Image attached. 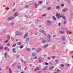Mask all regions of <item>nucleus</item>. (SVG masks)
I'll return each mask as SVG.
<instances>
[{
  "mask_svg": "<svg viewBox=\"0 0 73 73\" xmlns=\"http://www.w3.org/2000/svg\"><path fill=\"white\" fill-rule=\"evenodd\" d=\"M56 16L58 18H60V17H62L64 20H66V17H65L64 16H63L62 15H60V14H59L58 13H56Z\"/></svg>",
  "mask_w": 73,
  "mask_h": 73,
  "instance_id": "1",
  "label": "nucleus"
},
{
  "mask_svg": "<svg viewBox=\"0 0 73 73\" xmlns=\"http://www.w3.org/2000/svg\"><path fill=\"white\" fill-rule=\"evenodd\" d=\"M52 24V22L51 21L49 20H48L47 21V25L48 26H50L51 24Z\"/></svg>",
  "mask_w": 73,
  "mask_h": 73,
  "instance_id": "2",
  "label": "nucleus"
},
{
  "mask_svg": "<svg viewBox=\"0 0 73 73\" xmlns=\"http://www.w3.org/2000/svg\"><path fill=\"white\" fill-rule=\"evenodd\" d=\"M15 34L16 35H22V33L19 31L16 32Z\"/></svg>",
  "mask_w": 73,
  "mask_h": 73,
  "instance_id": "3",
  "label": "nucleus"
},
{
  "mask_svg": "<svg viewBox=\"0 0 73 73\" xmlns=\"http://www.w3.org/2000/svg\"><path fill=\"white\" fill-rule=\"evenodd\" d=\"M13 19H14V18L13 17H9L8 18L7 20L8 21H9V20H13Z\"/></svg>",
  "mask_w": 73,
  "mask_h": 73,
  "instance_id": "4",
  "label": "nucleus"
},
{
  "mask_svg": "<svg viewBox=\"0 0 73 73\" xmlns=\"http://www.w3.org/2000/svg\"><path fill=\"white\" fill-rule=\"evenodd\" d=\"M68 11V9L66 8L62 10V12H66Z\"/></svg>",
  "mask_w": 73,
  "mask_h": 73,
  "instance_id": "5",
  "label": "nucleus"
},
{
  "mask_svg": "<svg viewBox=\"0 0 73 73\" xmlns=\"http://www.w3.org/2000/svg\"><path fill=\"white\" fill-rule=\"evenodd\" d=\"M41 50V49L40 48H38L37 50V52H40Z\"/></svg>",
  "mask_w": 73,
  "mask_h": 73,
  "instance_id": "6",
  "label": "nucleus"
},
{
  "mask_svg": "<svg viewBox=\"0 0 73 73\" xmlns=\"http://www.w3.org/2000/svg\"><path fill=\"white\" fill-rule=\"evenodd\" d=\"M39 31L40 32V33H44V30H39Z\"/></svg>",
  "mask_w": 73,
  "mask_h": 73,
  "instance_id": "7",
  "label": "nucleus"
},
{
  "mask_svg": "<svg viewBox=\"0 0 73 73\" xmlns=\"http://www.w3.org/2000/svg\"><path fill=\"white\" fill-rule=\"evenodd\" d=\"M4 49H5V50H7L8 51H9V48H8L7 47H5L4 48Z\"/></svg>",
  "mask_w": 73,
  "mask_h": 73,
  "instance_id": "8",
  "label": "nucleus"
},
{
  "mask_svg": "<svg viewBox=\"0 0 73 73\" xmlns=\"http://www.w3.org/2000/svg\"><path fill=\"white\" fill-rule=\"evenodd\" d=\"M40 68L37 67L35 69L34 71H36V70H40Z\"/></svg>",
  "mask_w": 73,
  "mask_h": 73,
  "instance_id": "9",
  "label": "nucleus"
},
{
  "mask_svg": "<svg viewBox=\"0 0 73 73\" xmlns=\"http://www.w3.org/2000/svg\"><path fill=\"white\" fill-rule=\"evenodd\" d=\"M28 36V33H26L25 35V36L24 37V38H26V37H27V36Z\"/></svg>",
  "mask_w": 73,
  "mask_h": 73,
  "instance_id": "10",
  "label": "nucleus"
},
{
  "mask_svg": "<svg viewBox=\"0 0 73 73\" xmlns=\"http://www.w3.org/2000/svg\"><path fill=\"white\" fill-rule=\"evenodd\" d=\"M53 68H54V67L52 66V67H50L49 68V70H52V69H53Z\"/></svg>",
  "mask_w": 73,
  "mask_h": 73,
  "instance_id": "11",
  "label": "nucleus"
},
{
  "mask_svg": "<svg viewBox=\"0 0 73 73\" xmlns=\"http://www.w3.org/2000/svg\"><path fill=\"white\" fill-rule=\"evenodd\" d=\"M59 32L60 33H61V34H63V33H64V31H60Z\"/></svg>",
  "mask_w": 73,
  "mask_h": 73,
  "instance_id": "12",
  "label": "nucleus"
},
{
  "mask_svg": "<svg viewBox=\"0 0 73 73\" xmlns=\"http://www.w3.org/2000/svg\"><path fill=\"white\" fill-rule=\"evenodd\" d=\"M38 59L39 60V62H40V63L42 61V60H41V58H39Z\"/></svg>",
  "mask_w": 73,
  "mask_h": 73,
  "instance_id": "13",
  "label": "nucleus"
},
{
  "mask_svg": "<svg viewBox=\"0 0 73 73\" xmlns=\"http://www.w3.org/2000/svg\"><path fill=\"white\" fill-rule=\"evenodd\" d=\"M30 38H28L26 39V42H28V41H29Z\"/></svg>",
  "mask_w": 73,
  "mask_h": 73,
  "instance_id": "14",
  "label": "nucleus"
},
{
  "mask_svg": "<svg viewBox=\"0 0 73 73\" xmlns=\"http://www.w3.org/2000/svg\"><path fill=\"white\" fill-rule=\"evenodd\" d=\"M7 38L8 40H9L11 38V37H10V36L8 35L7 37Z\"/></svg>",
  "mask_w": 73,
  "mask_h": 73,
  "instance_id": "15",
  "label": "nucleus"
},
{
  "mask_svg": "<svg viewBox=\"0 0 73 73\" xmlns=\"http://www.w3.org/2000/svg\"><path fill=\"white\" fill-rule=\"evenodd\" d=\"M8 40H7L3 42H2V43L3 44H5V43H7V42H8Z\"/></svg>",
  "mask_w": 73,
  "mask_h": 73,
  "instance_id": "16",
  "label": "nucleus"
},
{
  "mask_svg": "<svg viewBox=\"0 0 73 73\" xmlns=\"http://www.w3.org/2000/svg\"><path fill=\"white\" fill-rule=\"evenodd\" d=\"M26 50H27V51H31V48H28L27 49H26Z\"/></svg>",
  "mask_w": 73,
  "mask_h": 73,
  "instance_id": "17",
  "label": "nucleus"
},
{
  "mask_svg": "<svg viewBox=\"0 0 73 73\" xmlns=\"http://www.w3.org/2000/svg\"><path fill=\"white\" fill-rule=\"evenodd\" d=\"M43 3V2L42 1H40L38 2V4H42Z\"/></svg>",
  "mask_w": 73,
  "mask_h": 73,
  "instance_id": "18",
  "label": "nucleus"
},
{
  "mask_svg": "<svg viewBox=\"0 0 73 73\" xmlns=\"http://www.w3.org/2000/svg\"><path fill=\"white\" fill-rule=\"evenodd\" d=\"M21 44V42H18L17 43V45H20Z\"/></svg>",
  "mask_w": 73,
  "mask_h": 73,
  "instance_id": "19",
  "label": "nucleus"
},
{
  "mask_svg": "<svg viewBox=\"0 0 73 73\" xmlns=\"http://www.w3.org/2000/svg\"><path fill=\"white\" fill-rule=\"evenodd\" d=\"M48 46V44H47L46 45H44L43 46V48H46V47L47 46Z\"/></svg>",
  "mask_w": 73,
  "mask_h": 73,
  "instance_id": "20",
  "label": "nucleus"
},
{
  "mask_svg": "<svg viewBox=\"0 0 73 73\" xmlns=\"http://www.w3.org/2000/svg\"><path fill=\"white\" fill-rule=\"evenodd\" d=\"M65 39V36H63L62 38V40L63 41H64Z\"/></svg>",
  "mask_w": 73,
  "mask_h": 73,
  "instance_id": "21",
  "label": "nucleus"
},
{
  "mask_svg": "<svg viewBox=\"0 0 73 73\" xmlns=\"http://www.w3.org/2000/svg\"><path fill=\"white\" fill-rule=\"evenodd\" d=\"M13 53H16V51H15V48H13Z\"/></svg>",
  "mask_w": 73,
  "mask_h": 73,
  "instance_id": "22",
  "label": "nucleus"
},
{
  "mask_svg": "<svg viewBox=\"0 0 73 73\" xmlns=\"http://www.w3.org/2000/svg\"><path fill=\"white\" fill-rule=\"evenodd\" d=\"M17 66L18 69H21V66L20 65H18Z\"/></svg>",
  "mask_w": 73,
  "mask_h": 73,
  "instance_id": "23",
  "label": "nucleus"
},
{
  "mask_svg": "<svg viewBox=\"0 0 73 73\" xmlns=\"http://www.w3.org/2000/svg\"><path fill=\"white\" fill-rule=\"evenodd\" d=\"M21 61H22V62H24V64L26 63V62H27V61H23V60L21 59Z\"/></svg>",
  "mask_w": 73,
  "mask_h": 73,
  "instance_id": "24",
  "label": "nucleus"
},
{
  "mask_svg": "<svg viewBox=\"0 0 73 73\" xmlns=\"http://www.w3.org/2000/svg\"><path fill=\"white\" fill-rule=\"evenodd\" d=\"M51 7H48L47 9V11H49V10H50V9H51Z\"/></svg>",
  "mask_w": 73,
  "mask_h": 73,
  "instance_id": "25",
  "label": "nucleus"
},
{
  "mask_svg": "<svg viewBox=\"0 0 73 73\" xmlns=\"http://www.w3.org/2000/svg\"><path fill=\"white\" fill-rule=\"evenodd\" d=\"M35 8H37V7H38V5L37 3H35Z\"/></svg>",
  "mask_w": 73,
  "mask_h": 73,
  "instance_id": "26",
  "label": "nucleus"
},
{
  "mask_svg": "<svg viewBox=\"0 0 73 73\" xmlns=\"http://www.w3.org/2000/svg\"><path fill=\"white\" fill-rule=\"evenodd\" d=\"M60 8V7L59 6H57L56 7V9H59Z\"/></svg>",
  "mask_w": 73,
  "mask_h": 73,
  "instance_id": "27",
  "label": "nucleus"
},
{
  "mask_svg": "<svg viewBox=\"0 0 73 73\" xmlns=\"http://www.w3.org/2000/svg\"><path fill=\"white\" fill-rule=\"evenodd\" d=\"M36 54L35 52H33L32 54V56H35V55H36Z\"/></svg>",
  "mask_w": 73,
  "mask_h": 73,
  "instance_id": "28",
  "label": "nucleus"
},
{
  "mask_svg": "<svg viewBox=\"0 0 73 73\" xmlns=\"http://www.w3.org/2000/svg\"><path fill=\"white\" fill-rule=\"evenodd\" d=\"M18 15V13H15L14 14V15H15V16H17Z\"/></svg>",
  "mask_w": 73,
  "mask_h": 73,
  "instance_id": "29",
  "label": "nucleus"
},
{
  "mask_svg": "<svg viewBox=\"0 0 73 73\" xmlns=\"http://www.w3.org/2000/svg\"><path fill=\"white\" fill-rule=\"evenodd\" d=\"M47 69V68H46V67H45L44 68H43L42 69V70H46Z\"/></svg>",
  "mask_w": 73,
  "mask_h": 73,
  "instance_id": "30",
  "label": "nucleus"
},
{
  "mask_svg": "<svg viewBox=\"0 0 73 73\" xmlns=\"http://www.w3.org/2000/svg\"><path fill=\"white\" fill-rule=\"evenodd\" d=\"M60 66L63 68V67H64V64H62L60 65Z\"/></svg>",
  "mask_w": 73,
  "mask_h": 73,
  "instance_id": "31",
  "label": "nucleus"
},
{
  "mask_svg": "<svg viewBox=\"0 0 73 73\" xmlns=\"http://www.w3.org/2000/svg\"><path fill=\"white\" fill-rule=\"evenodd\" d=\"M16 46V44H14L13 45L12 47H15Z\"/></svg>",
  "mask_w": 73,
  "mask_h": 73,
  "instance_id": "32",
  "label": "nucleus"
},
{
  "mask_svg": "<svg viewBox=\"0 0 73 73\" xmlns=\"http://www.w3.org/2000/svg\"><path fill=\"white\" fill-rule=\"evenodd\" d=\"M14 40V38H13V37H12L11 38V41H13Z\"/></svg>",
  "mask_w": 73,
  "mask_h": 73,
  "instance_id": "33",
  "label": "nucleus"
},
{
  "mask_svg": "<svg viewBox=\"0 0 73 73\" xmlns=\"http://www.w3.org/2000/svg\"><path fill=\"white\" fill-rule=\"evenodd\" d=\"M53 19V20H56V18L54 16H52Z\"/></svg>",
  "mask_w": 73,
  "mask_h": 73,
  "instance_id": "34",
  "label": "nucleus"
},
{
  "mask_svg": "<svg viewBox=\"0 0 73 73\" xmlns=\"http://www.w3.org/2000/svg\"><path fill=\"white\" fill-rule=\"evenodd\" d=\"M3 48V46H0V49H1Z\"/></svg>",
  "mask_w": 73,
  "mask_h": 73,
  "instance_id": "35",
  "label": "nucleus"
},
{
  "mask_svg": "<svg viewBox=\"0 0 73 73\" xmlns=\"http://www.w3.org/2000/svg\"><path fill=\"white\" fill-rule=\"evenodd\" d=\"M23 45H21L20 46V48L21 49V48H23Z\"/></svg>",
  "mask_w": 73,
  "mask_h": 73,
  "instance_id": "36",
  "label": "nucleus"
},
{
  "mask_svg": "<svg viewBox=\"0 0 73 73\" xmlns=\"http://www.w3.org/2000/svg\"><path fill=\"white\" fill-rule=\"evenodd\" d=\"M47 37L48 38L50 39V35H49Z\"/></svg>",
  "mask_w": 73,
  "mask_h": 73,
  "instance_id": "37",
  "label": "nucleus"
},
{
  "mask_svg": "<svg viewBox=\"0 0 73 73\" xmlns=\"http://www.w3.org/2000/svg\"><path fill=\"white\" fill-rule=\"evenodd\" d=\"M9 70L10 72V73H12V71H11V68L9 69Z\"/></svg>",
  "mask_w": 73,
  "mask_h": 73,
  "instance_id": "38",
  "label": "nucleus"
},
{
  "mask_svg": "<svg viewBox=\"0 0 73 73\" xmlns=\"http://www.w3.org/2000/svg\"><path fill=\"white\" fill-rule=\"evenodd\" d=\"M14 24V23H12L10 24L11 25H13Z\"/></svg>",
  "mask_w": 73,
  "mask_h": 73,
  "instance_id": "39",
  "label": "nucleus"
},
{
  "mask_svg": "<svg viewBox=\"0 0 73 73\" xmlns=\"http://www.w3.org/2000/svg\"><path fill=\"white\" fill-rule=\"evenodd\" d=\"M15 64H16V63H14V64H13V65H12V66L13 67V66H15Z\"/></svg>",
  "mask_w": 73,
  "mask_h": 73,
  "instance_id": "40",
  "label": "nucleus"
},
{
  "mask_svg": "<svg viewBox=\"0 0 73 73\" xmlns=\"http://www.w3.org/2000/svg\"><path fill=\"white\" fill-rule=\"evenodd\" d=\"M42 42L43 43H45V40H43L42 41Z\"/></svg>",
  "mask_w": 73,
  "mask_h": 73,
  "instance_id": "41",
  "label": "nucleus"
},
{
  "mask_svg": "<svg viewBox=\"0 0 73 73\" xmlns=\"http://www.w3.org/2000/svg\"><path fill=\"white\" fill-rule=\"evenodd\" d=\"M46 16V14H44L42 15V17H44Z\"/></svg>",
  "mask_w": 73,
  "mask_h": 73,
  "instance_id": "42",
  "label": "nucleus"
},
{
  "mask_svg": "<svg viewBox=\"0 0 73 73\" xmlns=\"http://www.w3.org/2000/svg\"><path fill=\"white\" fill-rule=\"evenodd\" d=\"M32 50H36V48H33L32 49Z\"/></svg>",
  "mask_w": 73,
  "mask_h": 73,
  "instance_id": "43",
  "label": "nucleus"
},
{
  "mask_svg": "<svg viewBox=\"0 0 73 73\" xmlns=\"http://www.w3.org/2000/svg\"><path fill=\"white\" fill-rule=\"evenodd\" d=\"M45 64L46 65H48V63L46 62H45Z\"/></svg>",
  "mask_w": 73,
  "mask_h": 73,
  "instance_id": "44",
  "label": "nucleus"
},
{
  "mask_svg": "<svg viewBox=\"0 0 73 73\" xmlns=\"http://www.w3.org/2000/svg\"><path fill=\"white\" fill-rule=\"evenodd\" d=\"M37 56H35V57H34V59H35V60H36V59H37Z\"/></svg>",
  "mask_w": 73,
  "mask_h": 73,
  "instance_id": "45",
  "label": "nucleus"
},
{
  "mask_svg": "<svg viewBox=\"0 0 73 73\" xmlns=\"http://www.w3.org/2000/svg\"><path fill=\"white\" fill-rule=\"evenodd\" d=\"M27 67L26 66L25 68V70H27Z\"/></svg>",
  "mask_w": 73,
  "mask_h": 73,
  "instance_id": "46",
  "label": "nucleus"
},
{
  "mask_svg": "<svg viewBox=\"0 0 73 73\" xmlns=\"http://www.w3.org/2000/svg\"><path fill=\"white\" fill-rule=\"evenodd\" d=\"M57 72H60V70L58 69L57 70Z\"/></svg>",
  "mask_w": 73,
  "mask_h": 73,
  "instance_id": "47",
  "label": "nucleus"
},
{
  "mask_svg": "<svg viewBox=\"0 0 73 73\" xmlns=\"http://www.w3.org/2000/svg\"><path fill=\"white\" fill-rule=\"evenodd\" d=\"M28 7V6L26 5L25 6V8H27Z\"/></svg>",
  "mask_w": 73,
  "mask_h": 73,
  "instance_id": "48",
  "label": "nucleus"
},
{
  "mask_svg": "<svg viewBox=\"0 0 73 73\" xmlns=\"http://www.w3.org/2000/svg\"><path fill=\"white\" fill-rule=\"evenodd\" d=\"M64 5V4H62L61 5V7H63Z\"/></svg>",
  "mask_w": 73,
  "mask_h": 73,
  "instance_id": "49",
  "label": "nucleus"
},
{
  "mask_svg": "<svg viewBox=\"0 0 73 73\" xmlns=\"http://www.w3.org/2000/svg\"><path fill=\"white\" fill-rule=\"evenodd\" d=\"M49 40L47 39L46 40V41H47V42H49Z\"/></svg>",
  "mask_w": 73,
  "mask_h": 73,
  "instance_id": "50",
  "label": "nucleus"
},
{
  "mask_svg": "<svg viewBox=\"0 0 73 73\" xmlns=\"http://www.w3.org/2000/svg\"><path fill=\"white\" fill-rule=\"evenodd\" d=\"M16 57H17V58H19V55H17L16 56Z\"/></svg>",
  "mask_w": 73,
  "mask_h": 73,
  "instance_id": "51",
  "label": "nucleus"
},
{
  "mask_svg": "<svg viewBox=\"0 0 73 73\" xmlns=\"http://www.w3.org/2000/svg\"><path fill=\"white\" fill-rule=\"evenodd\" d=\"M66 66L68 65V66H69L70 65L69 64H66Z\"/></svg>",
  "mask_w": 73,
  "mask_h": 73,
  "instance_id": "52",
  "label": "nucleus"
},
{
  "mask_svg": "<svg viewBox=\"0 0 73 73\" xmlns=\"http://www.w3.org/2000/svg\"><path fill=\"white\" fill-rule=\"evenodd\" d=\"M44 36H46V33L45 32H44Z\"/></svg>",
  "mask_w": 73,
  "mask_h": 73,
  "instance_id": "53",
  "label": "nucleus"
},
{
  "mask_svg": "<svg viewBox=\"0 0 73 73\" xmlns=\"http://www.w3.org/2000/svg\"><path fill=\"white\" fill-rule=\"evenodd\" d=\"M6 9H7V10H8V9H9V7H6Z\"/></svg>",
  "mask_w": 73,
  "mask_h": 73,
  "instance_id": "54",
  "label": "nucleus"
},
{
  "mask_svg": "<svg viewBox=\"0 0 73 73\" xmlns=\"http://www.w3.org/2000/svg\"><path fill=\"white\" fill-rule=\"evenodd\" d=\"M49 60H50V57H48L47 58Z\"/></svg>",
  "mask_w": 73,
  "mask_h": 73,
  "instance_id": "55",
  "label": "nucleus"
},
{
  "mask_svg": "<svg viewBox=\"0 0 73 73\" xmlns=\"http://www.w3.org/2000/svg\"><path fill=\"white\" fill-rule=\"evenodd\" d=\"M7 53L6 52L5 54V56H7Z\"/></svg>",
  "mask_w": 73,
  "mask_h": 73,
  "instance_id": "56",
  "label": "nucleus"
},
{
  "mask_svg": "<svg viewBox=\"0 0 73 73\" xmlns=\"http://www.w3.org/2000/svg\"><path fill=\"white\" fill-rule=\"evenodd\" d=\"M58 60H55V62H58Z\"/></svg>",
  "mask_w": 73,
  "mask_h": 73,
  "instance_id": "57",
  "label": "nucleus"
},
{
  "mask_svg": "<svg viewBox=\"0 0 73 73\" xmlns=\"http://www.w3.org/2000/svg\"><path fill=\"white\" fill-rule=\"evenodd\" d=\"M52 58L53 59L55 58V56H52Z\"/></svg>",
  "mask_w": 73,
  "mask_h": 73,
  "instance_id": "58",
  "label": "nucleus"
},
{
  "mask_svg": "<svg viewBox=\"0 0 73 73\" xmlns=\"http://www.w3.org/2000/svg\"><path fill=\"white\" fill-rule=\"evenodd\" d=\"M7 46H10V44L9 43H8L7 44Z\"/></svg>",
  "mask_w": 73,
  "mask_h": 73,
  "instance_id": "59",
  "label": "nucleus"
},
{
  "mask_svg": "<svg viewBox=\"0 0 73 73\" xmlns=\"http://www.w3.org/2000/svg\"><path fill=\"white\" fill-rule=\"evenodd\" d=\"M66 21H64V24H66Z\"/></svg>",
  "mask_w": 73,
  "mask_h": 73,
  "instance_id": "60",
  "label": "nucleus"
},
{
  "mask_svg": "<svg viewBox=\"0 0 73 73\" xmlns=\"http://www.w3.org/2000/svg\"><path fill=\"white\" fill-rule=\"evenodd\" d=\"M31 61H33V58H31Z\"/></svg>",
  "mask_w": 73,
  "mask_h": 73,
  "instance_id": "61",
  "label": "nucleus"
},
{
  "mask_svg": "<svg viewBox=\"0 0 73 73\" xmlns=\"http://www.w3.org/2000/svg\"><path fill=\"white\" fill-rule=\"evenodd\" d=\"M14 5H15V3H13V6H14Z\"/></svg>",
  "mask_w": 73,
  "mask_h": 73,
  "instance_id": "62",
  "label": "nucleus"
},
{
  "mask_svg": "<svg viewBox=\"0 0 73 73\" xmlns=\"http://www.w3.org/2000/svg\"><path fill=\"white\" fill-rule=\"evenodd\" d=\"M61 25V23H59L58 24V25L60 26Z\"/></svg>",
  "mask_w": 73,
  "mask_h": 73,
  "instance_id": "63",
  "label": "nucleus"
},
{
  "mask_svg": "<svg viewBox=\"0 0 73 73\" xmlns=\"http://www.w3.org/2000/svg\"><path fill=\"white\" fill-rule=\"evenodd\" d=\"M53 37H56V35H53Z\"/></svg>",
  "mask_w": 73,
  "mask_h": 73,
  "instance_id": "64",
  "label": "nucleus"
}]
</instances>
